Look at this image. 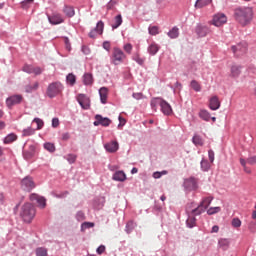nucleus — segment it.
Here are the masks:
<instances>
[{
    "label": "nucleus",
    "mask_w": 256,
    "mask_h": 256,
    "mask_svg": "<svg viewBox=\"0 0 256 256\" xmlns=\"http://www.w3.org/2000/svg\"><path fill=\"white\" fill-rule=\"evenodd\" d=\"M254 16L252 7H239L234 11L235 20L242 26L248 25Z\"/></svg>",
    "instance_id": "1"
},
{
    "label": "nucleus",
    "mask_w": 256,
    "mask_h": 256,
    "mask_svg": "<svg viewBox=\"0 0 256 256\" xmlns=\"http://www.w3.org/2000/svg\"><path fill=\"white\" fill-rule=\"evenodd\" d=\"M159 105L161 107V111L164 115L169 116L172 114L173 109L171 105L162 98H154L151 100V107L156 108Z\"/></svg>",
    "instance_id": "2"
},
{
    "label": "nucleus",
    "mask_w": 256,
    "mask_h": 256,
    "mask_svg": "<svg viewBox=\"0 0 256 256\" xmlns=\"http://www.w3.org/2000/svg\"><path fill=\"white\" fill-rule=\"evenodd\" d=\"M35 214V208L30 203H26L22 206L20 215L25 222L30 223L35 217Z\"/></svg>",
    "instance_id": "3"
},
{
    "label": "nucleus",
    "mask_w": 256,
    "mask_h": 256,
    "mask_svg": "<svg viewBox=\"0 0 256 256\" xmlns=\"http://www.w3.org/2000/svg\"><path fill=\"white\" fill-rule=\"evenodd\" d=\"M127 58V55L118 47L112 49L111 62L113 65H121Z\"/></svg>",
    "instance_id": "4"
},
{
    "label": "nucleus",
    "mask_w": 256,
    "mask_h": 256,
    "mask_svg": "<svg viewBox=\"0 0 256 256\" xmlns=\"http://www.w3.org/2000/svg\"><path fill=\"white\" fill-rule=\"evenodd\" d=\"M64 87L60 82H53L47 88V96L49 98H55L62 93Z\"/></svg>",
    "instance_id": "5"
},
{
    "label": "nucleus",
    "mask_w": 256,
    "mask_h": 256,
    "mask_svg": "<svg viewBox=\"0 0 256 256\" xmlns=\"http://www.w3.org/2000/svg\"><path fill=\"white\" fill-rule=\"evenodd\" d=\"M212 200H213V197L204 198L202 200V202L200 203V205L197 208H195L194 210H192V214L200 215L202 212H204L209 207Z\"/></svg>",
    "instance_id": "6"
},
{
    "label": "nucleus",
    "mask_w": 256,
    "mask_h": 256,
    "mask_svg": "<svg viewBox=\"0 0 256 256\" xmlns=\"http://www.w3.org/2000/svg\"><path fill=\"white\" fill-rule=\"evenodd\" d=\"M227 16L223 13H217L213 16V19L210 21L211 25L216 27H221L222 25L227 23Z\"/></svg>",
    "instance_id": "7"
},
{
    "label": "nucleus",
    "mask_w": 256,
    "mask_h": 256,
    "mask_svg": "<svg viewBox=\"0 0 256 256\" xmlns=\"http://www.w3.org/2000/svg\"><path fill=\"white\" fill-rule=\"evenodd\" d=\"M236 56H242L247 53L248 45L246 43H239L231 47Z\"/></svg>",
    "instance_id": "8"
},
{
    "label": "nucleus",
    "mask_w": 256,
    "mask_h": 256,
    "mask_svg": "<svg viewBox=\"0 0 256 256\" xmlns=\"http://www.w3.org/2000/svg\"><path fill=\"white\" fill-rule=\"evenodd\" d=\"M21 188L24 190V191H27V192H30L32 189L35 188V184L33 182V179L29 176H27L26 178H24L22 181H21Z\"/></svg>",
    "instance_id": "9"
},
{
    "label": "nucleus",
    "mask_w": 256,
    "mask_h": 256,
    "mask_svg": "<svg viewBox=\"0 0 256 256\" xmlns=\"http://www.w3.org/2000/svg\"><path fill=\"white\" fill-rule=\"evenodd\" d=\"M112 121L107 118L103 117L102 115H96V121H94V126H100L102 125L103 127H109Z\"/></svg>",
    "instance_id": "10"
},
{
    "label": "nucleus",
    "mask_w": 256,
    "mask_h": 256,
    "mask_svg": "<svg viewBox=\"0 0 256 256\" xmlns=\"http://www.w3.org/2000/svg\"><path fill=\"white\" fill-rule=\"evenodd\" d=\"M77 100L84 110H88L90 108V99L86 95L79 94Z\"/></svg>",
    "instance_id": "11"
},
{
    "label": "nucleus",
    "mask_w": 256,
    "mask_h": 256,
    "mask_svg": "<svg viewBox=\"0 0 256 256\" xmlns=\"http://www.w3.org/2000/svg\"><path fill=\"white\" fill-rule=\"evenodd\" d=\"M22 101L21 95H13L6 99V105L8 108H11L12 106L20 104Z\"/></svg>",
    "instance_id": "12"
},
{
    "label": "nucleus",
    "mask_w": 256,
    "mask_h": 256,
    "mask_svg": "<svg viewBox=\"0 0 256 256\" xmlns=\"http://www.w3.org/2000/svg\"><path fill=\"white\" fill-rule=\"evenodd\" d=\"M103 30H104V23L100 21L98 22V24H96V28L90 31V34H88V36H90V38H96L97 35L103 34Z\"/></svg>",
    "instance_id": "13"
},
{
    "label": "nucleus",
    "mask_w": 256,
    "mask_h": 256,
    "mask_svg": "<svg viewBox=\"0 0 256 256\" xmlns=\"http://www.w3.org/2000/svg\"><path fill=\"white\" fill-rule=\"evenodd\" d=\"M104 148L108 153H116L119 150V143L117 141H110L104 144Z\"/></svg>",
    "instance_id": "14"
},
{
    "label": "nucleus",
    "mask_w": 256,
    "mask_h": 256,
    "mask_svg": "<svg viewBox=\"0 0 256 256\" xmlns=\"http://www.w3.org/2000/svg\"><path fill=\"white\" fill-rule=\"evenodd\" d=\"M242 73V66L238 64H234L230 68V77L233 79H237L239 75Z\"/></svg>",
    "instance_id": "15"
},
{
    "label": "nucleus",
    "mask_w": 256,
    "mask_h": 256,
    "mask_svg": "<svg viewBox=\"0 0 256 256\" xmlns=\"http://www.w3.org/2000/svg\"><path fill=\"white\" fill-rule=\"evenodd\" d=\"M221 106V102L219 101V98L217 96H212L209 99V108L212 111H217Z\"/></svg>",
    "instance_id": "16"
},
{
    "label": "nucleus",
    "mask_w": 256,
    "mask_h": 256,
    "mask_svg": "<svg viewBox=\"0 0 256 256\" xmlns=\"http://www.w3.org/2000/svg\"><path fill=\"white\" fill-rule=\"evenodd\" d=\"M184 187L189 191L197 189V179L189 178L185 180Z\"/></svg>",
    "instance_id": "17"
},
{
    "label": "nucleus",
    "mask_w": 256,
    "mask_h": 256,
    "mask_svg": "<svg viewBox=\"0 0 256 256\" xmlns=\"http://www.w3.org/2000/svg\"><path fill=\"white\" fill-rule=\"evenodd\" d=\"M30 200L32 202L36 201L40 208H45L46 207V200L43 197L38 196L37 194H31L30 195Z\"/></svg>",
    "instance_id": "18"
},
{
    "label": "nucleus",
    "mask_w": 256,
    "mask_h": 256,
    "mask_svg": "<svg viewBox=\"0 0 256 256\" xmlns=\"http://www.w3.org/2000/svg\"><path fill=\"white\" fill-rule=\"evenodd\" d=\"M211 30L207 26L198 25L196 27V34L199 37H205L207 34H209Z\"/></svg>",
    "instance_id": "19"
},
{
    "label": "nucleus",
    "mask_w": 256,
    "mask_h": 256,
    "mask_svg": "<svg viewBox=\"0 0 256 256\" xmlns=\"http://www.w3.org/2000/svg\"><path fill=\"white\" fill-rule=\"evenodd\" d=\"M108 93H109V90L107 87L100 88L99 94H100V102H102V104L107 103Z\"/></svg>",
    "instance_id": "20"
},
{
    "label": "nucleus",
    "mask_w": 256,
    "mask_h": 256,
    "mask_svg": "<svg viewBox=\"0 0 256 256\" xmlns=\"http://www.w3.org/2000/svg\"><path fill=\"white\" fill-rule=\"evenodd\" d=\"M49 22L53 25H58L64 22V19L60 14H54L52 17H48Z\"/></svg>",
    "instance_id": "21"
},
{
    "label": "nucleus",
    "mask_w": 256,
    "mask_h": 256,
    "mask_svg": "<svg viewBox=\"0 0 256 256\" xmlns=\"http://www.w3.org/2000/svg\"><path fill=\"white\" fill-rule=\"evenodd\" d=\"M113 180L123 182L127 179L125 172L123 170H118L116 173L113 174Z\"/></svg>",
    "instance_id": "22"
},
{
    "label": "nucleus",
    "mask_w": 256,
    "mask_h": 256,
    "mask_svg": "<svg viewBox=\"0 0 256 256\" xmlns=\"http://www.w3.org/2000/svg\"><path fill=\"white\" fill-rule=\"evenodd\" d=\"M93 75L91 73H86L83 76L84 86H92L93 85Z\"/></svg>",
    "instance_id": "23"
},
{
    "label": "nucleus",
    "mask_w": 256,
    "mask_h": 256,
    "mask_svg": "<svg viewBox=\"0 0 256 256\" xmlns=\"http://www.w3.org/2000/svg\"><path fill=\"white\" fill-rule=\"evenodd\" d=\"M123 23V19H122V15H117L115 18H114V22L113 24L111 25L112 29H117L119 26H121Z\"/></svg>",
    "instance_id": "24"
},
{
    "label": "nucleus",
    "mask_w": 256,
    "mask_h": 256,
    "mask_svg": "<svg viewBox=\"0 0 256 256\" xmlns=\"http://www.w3.org/2000/svg\"><path fill=\"white\" fill-rule=\"evenodd\" d=\"M199 117L205 122L210 121V113L205 109L200 110Z\"/></svg>",
    "instance_id": "25"
},
{
    "label": "nucleus",
    "mask_w": 256,
    "mask_h": 256,
    "mask_svg": "<svg viewBox=\"0 0 256 256\" xmlns=\"http://www.w3.org/2000/svg\"><path fill=\"white\" fill-rule=\"evenodd\" d=\"M16 140H17V135L14 133H10L4 138V144H11Z\"/></svg>",
    "instance_id": "26"
},
{
    "label": "nucleus",
    "mask_w": 256,
    "mask_h": 256,
    "mask_svg": "<svg viewBox=\"0 0 256 256\" xmlns=\"http://www.w3.org/2000/svg\"><path fill=\"white\" fill-rule=\"evenodd\" d=\"M159 50H160V47H159V45L156 44V43H152V44L148 47V52H149L151 55H156Z\"/></svg>",
    "instance_id": "27"
},
{
    "label": "nucleus",
    "mask_w": 256,
    "mask_h": 256,
    "mask_svg": "<svg viewBox=\"0 0 256 256\" xmlns=\"http://www.w3.org/2000/svg\"><path fill=\"white\" fill-rule=\"evenodd\" d=\"M63 12L66 14L67 17L71 18L75 15V10L71 6H65Z\"/></svg>",
    "instance_id": "28"
},
{
    "label": "nucleus",
    "mask_w": 256,
    "mask_h": 256,
    "mask_svg": "<svg viewBox=\"0 0 256 256\" xmlns=\"http://www.w3.org/2000/svg\"><path fill=\"white\" fill-rule=\"evenodd\" d=\"M167 35L172 38V39H175V38H178L179 37V28L178 27H174L172 28L168 33Z\"/></svg>",
    "instance_id": "29"
},
{
    "label": "nucleus",
    "mask_w": 256,
    "mask_h": 256,
    "mask_svg": "<svg viewBox=\"0 0 256 256\" xmlns=\"http://www.w3.org/2000/svg\"><path fill=\"white\" fill-rule=\"evenodd\" d=\"M132 59L137 62L138 65H144L145 59L141 58L140 53L133 54Z\"/></svg>",
    "instance_id": "30"
},
{
    "label": "nucleus",
    "mask_w": 256,
    "mask_h": 256,
    "mask_svg": "<svg viewBox=\"0 0 256 256\" xmlns=\"http://www.w3.org/2000/svg\"><path fill=\"white\" fill-rule=\"evenodd\" d=\"M44 148L50 153H54L56 151V147L54 143H51V142L44 143Z\"/></svg>",
    "instance_id": "31"
},
{
    "label": "nucleus",
    "mask_w": 256,
    "mask_h": 256,
    "mask_svg": "<svg viewBox=\"0 0 256 256\" xmlns=\"http://www.w3.org/2000/svg\"><path fill=\"white\" fill-rule=\"evenodd\" d=\"M39 87V83L35 82L33 85H27L25 87L26 93H32L33 91H36Z\"/></svg>",
    "instance_id": "32"
},
{
    "label": "nucleus",
    "mask_w": 256,
    "mask_h": 256,
    "mask_svg": "<svg viewBox=\"0 0 256 256\" xmlns=\"http://www.w3.org/2000/svg\"><path fill=\"white\" fill-rule=\"evenodd\" d=\"M192 142L196 146H203V139L199 135H194L193 138H192Z\"/></svg>",
    "instance_id": "33"
},
{
    "label": "nucleus",
    "mask_w": 256,
    "mask_h": 256,
    "mask_svg": "<svg viewBox=\"0 0 256 256\" xmlns=\"http://www.w3.org/2000/svg\"><path fill=\"white\" fill-rule=\"evenodd\" d=\"M190 86L195 92H201V85L197 82V80H192Z\"/></svg>",
    "instance_id": "34"
},
{
    "label": "nucleus",
    "mask_w": 256,
    "mask_h": 256,
    "mask_svg": "<svg viewBox=\"0 0 256 256\" xmlns=\"http://www.w3.org/2000/svg\"><path fill=\"white\" fill-rule=\"evenodd\" d=\"M35 134V129L32 127H28L23 130V137H29Z\"/></svg>",
    "instance_id": "35"
},
{
    "label": "nucleus",
    "mask_w": 256,
    "mask_h": 256,
    "mask_svg": "<svg viewBox=\"0 0 256 256\" xmlns=\"http://www.w3.org/2000/svg\"><path fill=\"white\" fill-rule=\"evenodd\" d=\"M212 0H198L195 4L196 8H202L211 3Z\"/></svg>",
    "instance_id": "36"
},
{
    "label": "nucleus",
    "mask_w": 256,
    "mask_h": 256,
    "mask_svg": "<svg viewBox=\"0 0 256 256\" xmlns=\"http://www.w3.org/2000/svg\"><path fill=\"white\" fill-rule=\"evenodd\" d=\"M229 244H230V242H229V240H227V239H220V240H219V246H220L223 250H227L228 247H229Z\"/></svg>",
    "instance_id": "37"
},
{
    "label": "nucleus",
    "mask_w": 256,
    "mask_h": 256,
    "mask_svg": "<svg viewBox=\"0 0 256 256\" xmlns=\"http://www.w3.org/2000/svg\"><path fill=\"white\" fill-rule=\"evenodd\" d=\"M135 226L136 225L133 221H129L125 227V231L127 232V234H130L134 230Z\"/></svg>",
    "instance_id": "38"
},
{
    "label": "nucleus",
    "mask_w": 256,
    "mask_h": 256,
    "mask_svg": "<svg viewBox=\"0 0 256 256\" xmlns=\"http://www.w3.org/2000/svg\"><path fill=\"white\" fill-rule=\"evenodd\" d=\"M67 82L70 86H74L76 84V76L74 74H69L67 76Z\"/></svg>",
    "instance_id": "39"
},
{
    "label": "nucleus",
    "mask_w": 256,
    "mask_h": 256,
    "mask_svg": "<svg viewBox=\"0 0 256 256\" xmlns=\"http://www.w3.org/2000/svg\"><path fill=\"white\" fill-rule=\"evenodd\" d=\"M196 223H197V219L195 217H189L186 221L187 226L190 228L195 227Z\"/></svg>",
    "instance_id": "40"
},
{
    "label": "nucleus",
    "mask_w": 256,
    "mask_h": 256,
    "mask_svg": "<svg viewBox=\"0 0 256 256\" xmlns=\"http://www.w3.org/2000/svg\"><path fill=\"white\" fill-rule=\"evenodd\" d=\"M240 164L243 166L244 171H245L247 174H251V173H252L251 168H248V166H246L247 162H246V160H244V158H240Z\"/></svg>",
    "instance_id": "41"
},
{
    "label": "nucleus",
    "mask_w": 256,
    "mask_h": 256,
    "mask_svg": "<svg viewBox=\"0 0 256 256\" xmlns=\"http://www.w3.org/2000/svg\"><path fill=\"white\" fill-rule=\"evenodd\" d=\"M33 123L37 124V130H41L44 127V121L40 118H34Z\"/></svg>",
    "instance_id": "42"
},
{
    "label": "nucleus",
    "mask_w": 256,
    "mask_h": 256,
    "mask_svg": "<svg viewBox=\"0 0 256 256\" xmlns=\"http://www.w3.org/2000/svg\"><path fill=\"white\" fill-rule=\"evenodd\" d=\"M167 170H162V172H153L154 179H160L163 175H167Z\"/></svg>",
    "instance_id": "43"
},
{
    "label": "nucleus",
    "mask_w": 256,
    "mask_h": 256,
    "mask_svg": "<svg viewBox=\"0 0 256 256\" xmlns=\"http://www.w3.org/2000/svg\"><path fill=\"white\" fill-rule=\"evenodd\" d=\"M221 211L220 207H211L207 210L208 215H213Z\"/></svg>",
    "instance_id": "44"
},
{
    "label": "nucleus",
    "mask_w": 256,
    "mask_h": 256,
    "mask_svg": "<svg viewBox=\"0 0 256 256\" xmlns=\"http://www.w3.org/2000/svg\"><path fill=\"white\" fill-rule=\"evenodd\" d=\"M37 256H47V249L40 247L36 250Z\"/></svg>",
    "instance_id": "45"
},
{
    "label": "nucleus",
    "mask_w": 256,
    "mask_h": 256,
    "mask_svg": "<svg viewBox=\"0 0 256 256\" xmlns=\"http://www.w3.org/2000/svg\"><path fill=\"white\" fill-rule=\"evenodd\" d=\"M201 168L203 171H208L210 169V164H209L208 160L201 161Z\"/></svg>",
    "instance_id": "46"
},
{
    "label": "nucleus",
    "mask_w": 256,
    "mask_h": 256,
    "mask_svg": "<svg viewBox=\"0 0 256 256\" xmlns=\"http://www.w3.org/2000/svg\"><path fill=\"white\" fill-rule=\"evenodd\" d=\"M123 50L128 53V54H131L132 53V50H133V45L130 44V43H127L123 46Z\"/></svg>",
    "instance_id": "47"
},
{
    "label": "nucleus",
    "mask_w": 256,
    "mask_h": 256,
    "mask_svg": "<svg viewBox=\"0 0 256 256\" xmlns=\"http://www.w3.org/2000/svg\"><path fill=\"white\" fill-rule=\"evenodd\" d=\"M246 163H248L251 166L256 165V155L250 156L249 158H247Z\"/></svg>",
    "instance_id": "48"
},
{
    "label": "nucleus",
    "mask_w": 256,
    "mask_h": 256,
    "mask_svg": "<svg viewBox=\"0 0 256 256\" xmlns=\"http://www.w3.org/2000/svg\"><path fill=\"white\" fill-rule=\"evenodd\" d=\"M241 224H242V222H241V220L239 218H234L232 220V226L234 228H239L241 226Z\"/></svg>",
    "instance_id": "49"
},
{
    "label": "nucleus",
    "mask_w": 256,
    "mask_h": 256,
    "mask_svg": "<svg viewBox=\"0 0 256 256\" xmlns=\"http://www.w3.org/2000/svg\"><path fill=\"white\" fill-rule=\"evenodd\" d=\"M34 0H25L21 3L22 8L27 9L33 3Z\"/></svg>",
    "instance_id": "50"
},
{
    "label": "nucleus",
    "mask_w": 256,
    "mask_h": 256,
    "mask_svg": "<svg viewBox=\"0 0 256 256\" xmlns=\"http://www.w3.org/2000/svg\"><path fill=\"white\" fill-rule=\"evenodd\" d=\"M33 69H34V66H32V65H25L23 67V71H25V73H29V74L33 73Z\"/></svg>",
    "instance_id": "51"
},
{
    "label": "nucleus",
    "mask_w": 256,
    "mask_h": 256,
    "mask_svg": "<svg viewBox=\"0 0 256 256\" xmlns=\"http://www.w3.org/2000/svg\"><path fill=\"white\" fill-rule=\"evenodd\" d=\"M149 33H150L151 35H157V34H159V28L156 27V26L150 27V28H149Z\"/></svg>",
    "instance_id": "52"
},
{
    "label": "nucleus",
    "mask_w": 256,
    "mask_h": 256,
    "mask_svg": "<svg viewBox=\"0 0 256 256\" xmlns=\"http://www.w3.org/2000/svg\"><path fill=\"white\" fill-rule=\"evenodd\" d=\"M67 160L69 161L70 164L75 163V161H76V155H74V154H69V155L67 156Z\"/></svg>",
    "instance_id": "53"
},
{
    "label": "nucleus",
    "mask_w": 256,
    "mask_h": 256,
    "mask_svg": "<svg viewBox=\"0 0 256 256\" xmlns=\"http://www.w3.org/2000/svg\"><path fill=\"white\" fill-rule=\"evenodd\" d=\"M248 229L252 232L255 233L256 232V222H250Z\"/></svg>",
    "instance_id": "54"
},
{
    "label": "nucleus",
    "mask_w": 256,
    "mask_h": 256,
    "mask_svg": "<svg viewBox=\"0 0 256 256\" xmlns=\"http://www.w3.org/2000/svg\"><path fill=\"white\" fill-rule=\"evenodd\" d=\"M105 250H106V247L104 245H100V247H98V249H96V252H98V255H103Z\"/></svg>",
    "instance_id": "55"
},
{
    "label": "nucleus",
    "mask_w": 256,
    "mask_h": 256,
    "mask_svg": "<svg viewBox=\"0 0 256 256\" xmlns=\"http://www.w3.org/2000/svg\"><path fill=\"white\" fill-rule=\"evenodd\" d=\"M42 71L43 70L40 67H34L33 66V72L32 73H34V75H41Z\"/></svg>",
    "instance_id": "56"
},
{
    "label": "nucleus",
    "mask_w": 256,
    "mask_h": 256,
    "mask_svg": "<svg viewBox=\"0 0 256 256\" xmlns=\"http://www.w3.org/2000/svg\"><path fill=\"white\" fill-rule=\"evenodd\" d=\"M132 97H133L135 100H141V99H143V93H133V94H132Z\"/></svg>",
    "instance_id": "57"
},
{
    "label": "nucleus",
    "mask_w": 256,
    "mask_h": 256,
    "mask_svg": "<svg viewBox=\"0 0 256 256\" xmlns=\"http://www.w3.org/2000/svg\"><path fill=\"white\" fill-rule=\"evenodd\" d=\"M95 226V224L94 223H91V222H84V224L82 225V227L84 228V229H86V228H92V227H94Z\"/></svg>",
    "instance_id": "58"
},
{
    "label": "nucleus",
    "mask_w": 256,
    "mask_h": 256,
    "mask_svg": "<svg viewBox=\"0 0 256 256\" xmlns=\"http://www.w3.org/2000/svg\"><path fill=\"white\" fill-rule=\"evenodd\" d=\"M208 156H209L210 162L213 163V161L215 159L213 150L208 151Z\"/></svg>",
    "instance_id": "59"
},
{
    "label": "nucleus",
    "mask_w": 256,
    "mask_h": 256,
    "mask_svg": "<svg viewBox=\"0 0 256 256\" xmlns=\"http://www.w3.org/2000/svg\"><path fill=\"white\" fill-rule=\"evenodd\" d=\"M70 139V133L69 132H65L62 134V140L63 141H68Z\"/></svg>",
    "instance_id": "60"
},
{
    "label": "nucleus",
    "mask_w": 256,
    "mask_h": 256,
    "mask_svg": "<svg viewBox=\"0 0 256 256\" xmlns=\"http://www.w3.org/2000/svg\"><path fill=\"white\" fill-rule=\"evenodd\" d=\"M52 126L54 128H57L59 126V119L58 118H53L52 119Z\"/></svg>",
    "instance_id": "61"
},
{
    "label": "nucleus",
    "mask_w": 256,
    "mask_h": 256,
    "mask_svg": "<svg viewBox=\"0 0 256 256\" xmlns=\"http://www.w3.org/2000/svg\"><path fill=\"white\" fill-rule=\"evenodd\" d=\"M110 47H111L110 42H103V48H104L105 50L109 51V50H110Z\"/></svg>",
    "instance_id": "62"
},
{
    "label": "nucleus",
    "mask_w": 256,
    "mask_h": 256,
    "mask_svg": "<svg viewBox=\"0 0 256 256\" xmlns=\"http://www.w3.org/2000/svg\"><path fill=\"white\" fill-rule=\"evenodd\" d=\"M219 231V227L217 225L213 226L212 233H217Z\"/></svg>",
    "instance_id": "63"
},
{
    "label": "nucleus",
    "mask_w": 256,
    "mask_h": 256,
    "mask_svg": "<svg viewBox=\"0 0 256 256\" xmlns=\"http://www.w3.org/2000/svg\"><path fill=\"white\" fill-rule=\"evenodd\" d=\"M252 218H253L254 220H256V210L253 211V213H252Z\"/></svg>",
    "instance_id": "64"
}]
</instances>
